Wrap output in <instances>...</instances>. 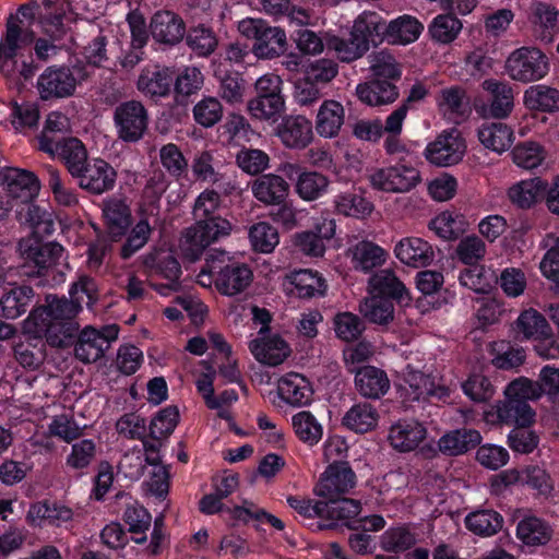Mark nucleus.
Masks as SVG:
<instances>
[{
  "mask_svg": "<svg viewBox=\"0 0 559 559\" xmlns=\"http://www.w3.org/2000/svg\"><path fill=\"white\" fill-rule=\"evenodd\" d=\"M238 32L253 40L251 52L259 60H273L284 56L288 41L286 33L263 19L246 17L238 22Z\"/></svg>",
  "mask_w": 559,
  "mask_h": 559,
  "instance_id": "1",
  "label": "nucleus"
},
{
  "mask_svg": "<svg viewBox=\"0 0 559 559\" xmlns=\"http://www.w3.org/2000/svg\"><path fill=\"white\" fill-rule=\"evenodd\" d=\"M226 254L221 252L218 257L210 254L206 259V269L199 274L202 278L207 272L214 276L216 289L226 296H235L243 292L252 282V272L248 265L243 263L233 262L224 266L219 265L225 261Z\"/></svg>",
  "mask_w": 559,
  "mask_h": 559,
  "instance_id": "2",
  "label": "nucleus"
},
{
  "mask_svg": "<svg viewBox=\"0 0 559 559\" xmlns=\"http://www.w3.org/2000/svg\"><path fill=\"white\" fill-rule=\"evenodd\" d=\"M231 228L230 222L223 217L213 218L207 223L195 221L193 226L183 231L180 250L188 260L194 262L212 242L228 236Z\"/></svg>",
  "mask_w": 559,
  "mask_h": 559,
  "instance_id": "3",
  "label": "nucleus"
},
{
  "mask_svg": "<svg viewBox=\"0 0 559 559\" xmlns=\"http://www.w3.org/2000/svg\"><path fill=\"white\" fill-rule=\"evenodd\" d=\"M506 72L514 81L531 83L544 79L549 72L547 56L535 47H521L510 53Z\"/></svg>",
  "mask_w": 559,
  "mask_h": 559,
  "instance_id": "4",
  "label": "nucleus"
},
{
  "mask_svg": "<svg viewBox=\"0 0 559 559\" xmlns=\"http://www.w3.org/2000/svg\"><path fill=\"white\" fill-rule=\"evenodd\" d=\"M150 116L145 106L135 99L120 103L114 110V123L119 140L135 143L148 129Z\"/></svg>",
  "mask_w": 559,
  "mask_h": 559,
  "instance_id": "5",
  "label": "nucleus"
},
{
  "mask_svg": "<svg viewBox=\"0 0 559 559\" xmlns=\"http://www.w3.org/2000/svg\"><path fill=\"white\" fill-rule=\"evenodd\" d=\"M24 260L21 272L24 276H46L62 255L63 248L57 242L40 243L22 240L19 243Z\"/></svg>",
  "mask_w": 559,
  "mask_h": 559,
  "instance_id": "6",
  "label": "nucleus"
},
{
  "mask_svg": "<svg viewBox=\"0 0 559 559\" xmlns=\"http://www.w3.org/2000/svg\"><path fill=\"white\" fill-rule=\"evenodd\" d=\"M119 328L116 324L96 330L93 326H85L78 332L74 346L75 357L84 362H95L109 349L112 342L118 337Z\"/></svg>",
  "mask_w": 559,
  "mask_h": 559,
  "instance_id": "7",
  "label": "nucleus"
},
{
  "mask_svg": "<svg viewBox=\"0 0 559 559\" xmlns=\"http://www.w3.org/2000/svg\"><path fill=\"white\" fill-rule=\"evenodd\" d=\"M357 477L348 462L330 463L321 475L314 492L322 499L340 498L352 492Z\"/></svg>",
  "mask_w": 559,
  "mask_h": 559,
  "instance_id": "8",
  "label": "nucleus"
},
{
  "mask_svg": "<svg viewBox=\"0 0 559 559\" xmlns=\"http://www.w3.org/2000/svg\"><path fill=\"white\" fill-rule=\"evenodd\" d=\"M44 309H33L26 320L28 325L34 326V333L44 335L51 347L66 348L74 344L80 324L76 321H55L45 323L40 317Z\"/></svg>",
  "mask_w": 559,
  "mask_h": 559,
  "instance_id": "9",
  "label": "nucleus"
},
{
  "mask_svg": "<svg viewBox=\"0 0 559 559\" xmlns=\"http://www.w3.org/2000/svg\"><path fill=\"white\" fill-rule=\"evenodd\" d=\"M79 83L69 67H48L37 80V91L43 100L70 97Z\"/></svg>",
  "mask_w": 559,
  "mask_h": 559,
  "instance_id": "10",
  "label": "nucleus"
},
{
  "mask_svg": "<svg viewBox=\"0 0 559 559\" xmlns=\"http://www.w3.org/2000/svg\"><path fill=\"white\" fill-rule=\"evenodd\" d=\"M371 186L385 192L403 193L420 181L419 171L406 165L380 168L369 175Z\"/></svg>",
  "mask_w": 559,
  "mask_h": 559,
  "instance_id": "11",
  "label": "nucleus"
},
{
  "mask_svg": "<svg viewBox=\"0 0 559 559\" xmlns=\"http://www.w3.org/2000/svg\"><path fill=\"white\" fill-rule=\"evenodd\" d=\"M78 186L91 194L99 195L114 189L117 173L106 160L95 158L73 177Z\"/></svg>",
  "mask_w": 559,
  "mask_h": 559,
  "instance_id": "12",
  "label": "nucleus"
},
{
  "mask_svg": "<svg viewBox=\"0 0 559 559\" xmlns=\"http://www.w3.org/2000/svg\"><path fill=\"white\" fill-rule=\"evenodd\" d=\"M465 153V143L456 129L442 132L425 151L426 158L433 165L448 167L457 164Z\"/></svg>",
  "mask_w": 559,
  "mask_h": 559,
  "instance_id": "13",
  "label": "nucleus"
},
{
  "mask_svg": "<svg viewBox=\"0 0 559 559\" xmlns=\"http://www.w3.org/2000/svg\"><path fill=\"white\" fill-rule=\"evenodd\" d=\"M359 500L341 496L340 498L322 499L321 519L326 523H319L320 530H332L337 526H352V521L360 513Z\"/></svg>",
  "mask_w": 559,
  "mask_h": 559,
  "instance_id": "14",
  "label": "nucleus"
},
{
  "mask_svg": "<svg viewBox=\"0 0 559 559\" xmlns=\"http://www.w3.org/2000/svg\"><path fill=\"white\" fill-rule=\"evenodd\" d=\"M0 187L8 198L28 203L37 194L39 182L31 171L8 167L0 171Z\"/></svg>",
  "mask_w": 559,
  "mask_h": 559,
  "instance_id": "15",
  "label": "nucleus"
},
{
  "mask_svg": "<svg viewBox=\"0 0 559 559\" xmlns=\"http://www.w3.org/2000/svg\"><path fill=\"white\" fill-rule=\"evenodd\" d=\"M150 32L155 41L173 47L186 36L183 19L169 10H160L153 14L150 22Z\"/></svg>",
  "mask_w": 559,
  "mask_h": 559,
  "instance_id": "16",
  "label": "nucleus"
},
{
  "mask_svg": "<svg viewBox=\"0 0 559 559\" xmlns=\"http://www.w3.org/2000/svg\"><path fill=\"white\" fill-rule=\"evenodd\" d=\"M102 211L107 234L112 240H120L132 224L131 206L127 199L117 195L107 198L103 201Z\"/></svg>",
  "mask_w": 559,
  "mask_h": 559,
  "instance_id": "17",
  "label": "nucleus"
},
{
  "mask_svg": "<svg viewBox=\"0 0 559 559\" xmlns=\"http://www.w3.org/2000/svg\"><path fill=\"white\" fill-rule=\"evenodd\" d=\"M355 374V388L365 399L379 400L390 390L391 382L384 370L374 366L349 368Z\"/></svg>",
  "mask_w": 559,
  "mask_h": 559,
  "instance_id": "18",
  "label": "nucleus"
},
{
  "mask_svg": "<svg viewBox=\"0 0 559 559\" xmlns=\"http://www.w3.org/2000/svg\"><path fill=\"white\" fill-rule=\"evenodd\" d=\"M254 358L267 366H278L290 355V347L278 334L258 336L249 343Z\"/></svg>",
  "mask_w": 559,
  "mask_h": 559,
  "instance_id": "19",
  "label": "nucleus"
},
{
  "mask_svg": "<svg viewBox=\"0 0 559 559\" xmlns=\"http://www.w3.org/2000/svg\"><path fill=\"white\" fill-rule=\"evenodd\" d=\"M74 39L82 46L90 63L102 66L106 57V36L102 27L93 22H86L76 26Z\"/></svg>",
  "mask_w": 559,
  "mask_h": 559,
  "instance_id": "20",
  "label": "nucleus"
},
{
  "mask_svg": "<svg viewBox=\"0 0 559 559\" xmlns=\"http://www.w3.org/2000/svg\"><path fill=\"white\" fill-rule=\"evenodd\" d=\"M28 43L26 32L12 19L7 22L5 35L0 40V71L5 78H11L16 61L17 51Z\"/></svg>",
  "mask_w": 559,
  "mask_h": 559,
  "instance_id": "21",
  "label": "nucleus"
},
{
  "mask_svg": "<svg viewBox=\"0 0 559 559\" xmlns=\"http://www.w3.org/2000/svg\"><path fill=\"white\" fill-rule=\"evenodd\" d=\"M250 187L253 197L266 206L283 203L289 194L288 182L275 174L258 176Z\"/></svg>",
  "mask_w": 559,
  "mask_h": 559,
  "instance_id": "22",
  "label": "nucleus"
},
{
  "mask_svg": "<svg viewBox=\"0 0 559 559\" xmlns=\"http://www.w3.org/2000/svg\"><path fill=\"white\" fill-rule=\"evenodd\" d=\"M394 252L402 263L413 267L427 266L435 258L432 247L417 237L401 239L395 246Z\"/></svg>",
  "mask_w": 559,
  "mask_h": 559,
  "instance_id": "23",
  "label": "nucleus"
},
{
  "mask_svg": "<svg viewBox=\"0 0 559 559\" xmlns=\"http://www.w3.org/2000/svg\"><path fill=\"white\" fill-rule=\"evenodd\" d=\"M277 134L286 147L304 148L312 140V124L302 116L287 117L278 126Z\"/></svg>",
  "mask_w": 559,
  "mask_h": 559,
  "instance_id": "24",
  "label": "nucleus"
},
{
  "mask_svg": "<svg viewBox=\"0 0 559 559\" xmlns=\"http://www.w3.org/2000/svg\"><path fill=\"white\" fill-rule=\"evenodd\" d=\"M280 397L292 406L307 405L312 397V388L309 381L296 372L287 373L277 383Z\"/></svg>",
  "mask_w": 559,
  "mask_h": 559,
  "instance_id": "25",
  "label": "nucleus"
},
{
  "mask_svg": "<svg viewBox=\"0 0 559 559\" xmlns=\"http://www.w3.org/2000/svg\"><path fill=\"white\" fill-rule=\"evenodd\" d=\"M356 95L368 106H382L395 102L399 97V90L390 81L374 79L358 84Z\"/></svg>",
  "mask_w": 559,
  "mask_h": 559,
  "instance_id": "26",
  "label": "nucleus"
},
{
  "mask_svg": "<svg viewBox=\"0 0 559 559\" xmlns=\"http://www.w3.org/2000/svg\"><path fill=\"white\" fill-rule=\"evenodd\" d=\"M495 408L497 418L502 424L528 427L534 423L535 412L525 401L506 396Z\"/></svg>",
  "mask_w": 559,
  "mask_h": 559,
  "instance_id": "27",
  "label": "nucleus"
},
{
  "mask_svg": "<svg viewBox=\"0 0 559 559\" xmlns=\"http://www.w3.org/2000/svg\"><path fill=\"white\" fill-rule=\"evenodd\" d=\"M45 301V305L38 306L35 309H44L45 313L40 319L45 323H51L55 321H76L75 318L82 309L81 302L83 299L75 297V300L72 298L69 300L66 297L59 298L56 295H47Z\"/></svg>",
  "mask_w": 559,
  "mask_h": 559,
  "instance_id": "28",
  "label": "nucleus"
},
{
  "mask_svg": "<svg viewBox=\"0 0 559 559\" xmlns=\"http://www.w3.org/2000/svg\"><path fill=\"white\" fill-rule=\"evenodd\" d=\"M380 414L368 402L354 404L343 416L342 424L356 433H367L377 428Z\"/></svg>",
  "mask_w": 559,
  "mask_h": 559,
  "instance_id": "29",
  "label": "nucleus"
},
{
  "mask_svg": "<svg viewBox=\"0 0 559 559\" xmlns=\"http://www.w3.org/2000/svg\"><path fill=\"white\" fill-rule=\"evenodd\" d=\"M513 331L521 340H540L551 336V329L545 317L534 309L524 310L514 322Z\"/></svg>",
  "mask_w": 559,
  "mask_h": 559,
  "instance_id": "30",
  "label": "nucleus"
},
{
  "mask_svg": "<svg viewBox=\"0 0 559 559\" xmlns=\"http://www.w3.org/2000/svg\"><path fill=\"white\" fill-rule=\"evenodd\" d=\"M34 297L35 292L31 286L12 287L0 298V314L5 319H17L27 311Z\"/></svg>",
  "mask_w": 559,
  "mask_h": 559,
  "instance_id": "31",
  "label": "nucleus"
},
{
  "mask_svg": "<svg viewBox=\"0 0 559 559\" xmlns=\"http://www.w3.org/2000/svg\"><path fill=\"white\" fill-rule=\"evenodd\" d=\"M481 85L490 94V115L498 119L508 117L514 106L513 91L509 83L488 79Z\"/></svg>",
  "mask_w": 559,
  "mask_h": 559,
  "instance_id": "32",
  "label": "nucleus"
},
{
  "mask_svg": "<svg viewBox=\"0 0 559 559\" xmlns=\"http://www.w3.org/2000/svg\"><path fill=\"white\" fill-rule=\"evenodd\" d=\"M345 110L341 103L324 100L318 111L316 120L317 132L324 138H334L344 124Z\"/></svg>",
  "mask_w": 559,
  "mask_h": 559,
  "instance_id": "33",
  "label": "nucleus"
},
{
  "mask_svg": "<svg viewBox=\"0 0 559 559\" xmlns=\"http://www.w3.org/2000/svg\"><path fill=\"white\" fill-rule=\"evenodd\" d=\"M426 438V428L417 421H402L392 426L389 440L394 449L408 452Z\"/></svg>",
  "mask_w": 559,
  "mask_h": 559,
  "instance_id": "34",
  "label": "nucleus"
},
{
  "mask_svg": "<svg viewBox=\"0 0 559 559\" xmlns=\"http://www.w3.org/2000/svg\"><path fill=\"white\" fill-rule=\"evenodd\" d=\"M532 22L539 40L549 44L559 31V10L548 3L538 2L533 9Z\"/></svg>",
  "mask_w": 559,
  "mask_h": 559,
  "instance_id": "35",
  "label": "nucleus"
},
{
  "mask_svg": "<svg viewBox=\"0 0 559 559\" xmlns=\"http://www.w3.org/2000/svg\"><path fill=\"white\" fill-rule=\"evenodd\" d=\"M173 84V72L168 68L154 66L142 71L138 88L150 96H166Z\"/></svg>",
  "mask_w": 559,
  "mask_h": 559,
  "instance_id": "36",
  "label": "nucleus"
},
{
  "mask_svg": "<svg viewBox=\"0 0 559 559\" xmlns=\"http://www.w3.org/2000/svg\"><path fill=\"white\" fill-rule=\"evenodd\" d=\"M55 155L63 162L72 177L79 174L88 163L87 151L76 138L62 139L60 143L55 145Z\"/></svg>",
  "mask_w": 559,
  "mask_h": 559,
  "instance_id": "37",
  "label": "nucleus"
},
{
  "mask_svg": "<svg viewBox=\"0 0 559 559\" xmlns=\"http://www.w3.org/2000/svg\"><path fill=\"white\" fill-rule=\"evenodd\" d=\"M355 270L369 272L385 262L386 252L372 241L362 240L349 249Z\"/></svg>",
  "mask_w": 559,
  "mask_h": 559,
  "instance_id": "38",
  "label": "nucleus"
},
{
  "mask_svg": "<svg viewBox=\"0 0 559 559\" xmlns=\"http://www.w3.org/2000/svg\"><path fill=\"white\" fill-rule=\"evenodd\" d=\"M481 441V436L474 429L453 430L440 438L438 445L442 453L459 455L474 449Z\"/></svg>",
  "mask_w": 559,
  "mask_h": 559,
  "instance_id": "39",
  "label": "nucleus"
},
{
  "mask_svg": "<svg viewBox=\"0 0 559 559\" xmlns=\"http://www.w3.org/2000/svg\"><path fill=\"white\" fill-rule=\"evenodd\" d=\"M466 528L475 535L489 537L496 535L503 525V518L491 509L471 512L465 518Z\"/></svg>",
  "mask_w": 559,
  "mask_h": 559,
  "instance_id": "40",
  "label": "nucleus"
},
{
  "mask_svg": "<svg viewBox=\"0 0 559 559\" xmlns=\"http://www.w3.org/2000/svg\"><path fill=\"white\" fill-rule=\"evenodd\" d=\"M551 527L544 520L528 515L523 518L516 526L518 537L527 546H542L551 538Z\"/></svg>",
  "mask_w": 559,
  "mask_h": 559,
  "instance_id": "41",
  "label": "nucleus"
},
{
  "mask_svg": "<svg viewBox=\"0 0 559 559\" xmlns=\"http://www.w3.org/2000/svg\"><path fill=\"white\" fill-rule=\"evenodd\" d=\"M524 104L531 110L557 111L559 110V91L544 84L532 85L524 93Z\"/></svg>",
  "mask_w": 559,
  "mask_h": 559,
  "instance_id": "42",
  "label": "nucleus"
},
{
  "mask_svg": "<svg viewBox=\"0 0 559 559\" xmlns=\"http://www.w3.org/2000/svg\"><path fill=\"white\" fill-rule=\"evenodd\" d=\"M369 285L380 296L403 301L411 297L405 285L395 276L392 270L385 269L377 272L369 278Z\"/></svg>",
  "mask_w": 559,
  "mask_h": 559,
  "instance_id": "43",
  "label": "nucleus"
},
{
  "mask_svg": "<svg viewBox=\"0 0 559 559\" xmlns=\"http://www.w3.org/2000/svg\"><path fill=\"white\" fill-rule=\"evenodd\" d=\"M478 139L485 147L502 153L511 146L513 132L502 122L486 123L478 130Z\"/></svg>",
  "mask_w": 559,
  "mask_h": 559,
  "instance_id": "44",
  "label": "nucleus"
},
{
  "mask_svg": "<svg viewBox=\"0 0 559 559\" xmlns=\"http://www.w3.org/2000/svg\"><path fill=\"white\" fill-rule=\"evenodd\" d=\"M69 130L68 118L61 112L53 111L48 115L45 128L39 138V148L55 155V145L62 141V134Z\"/></svg>",
  "mask_w": 559,
  "mask_h": 559,
  "instance_id": "45",
  "label": "nucleus"
},
{
  "mask_svg": "<svg viewBox=\"0 0 559 559\" xmlns=\"http://www.w3.org/2000/svg\"><path fill=\"white\" fill-rule=\"evenodd\" d=\"M360 313L376 324H388L394 319V305L385 296L373 295L359 305Z\"/></svg>",
  "mask_w": 559,
  "mask_h": 559,
  "instance_id": "46",
  "label": "nucleus"
},
{
  "mask_svg": "<svg viewBox=\"0 0 559 559\" xmlns=\"http://www.w3.org/2000/svg\"><path fill=\"white\" fill-rule=\"evenodd\" d=\"M424 26L414 16L403 15L392 21L385 28V35L393 44H409L415 41Z\"/></svg>",
  "mask_w": 559,
  "mask_h": 559,
  "instance_id": "47",
  "label": "nucleus"
},
{
  "mask_svg": "<svg viewBox=\"0 0 559 559\" xmlns=\"http://www.w3.org/2000/svg\"><path fill=\"white\" fill-rule=\"evenodd\" d=\"M292 425L295 435L305 444L312 447L322 439L323 427L317 417L308 411L295 414L292 418Z\"/></svg>",
  "mask_w": 559,
  "mask_h": 559,
  "instance_id": "48",
  "label": "nucleus"
},
{
  "mask_svg": "<svg viewBox=\"0 0 559 559\" xmlns=\"http://www.w3.org/2000/svg\"><path fill=\"white\" fill-rule=\"evenodd\" d=\"M329 185L326 176L317 171H302L296 180L295 190L302 200L314 201L326 191Z\"/></svg>",
  "mask_w": 559,
  "mask_h": 559,
  "instance_id": "49",
  "label": "nucleus"
},
{
  "mask_svg": "<svg viewBox=\"0 0 559 559\" xmlns=\"http://www.w3.org/2000/svg\"><path fill=\"white\" fill-rule=\"evenodd\" d=\"M546 189L547 183L540 178L523 180L509 189V198L518 206L528 209Z\"/></svg>",
  "mask_w": 559,
  "mask_h": 559,
  "instance_id": "50",
  "label": "nucleus"
},
{
  "mask_svg": "<svg viewBox=\"0 0 559 559\" xmlns=\"http://www.w3.org/2000/svg\"><path fill=\"white\" fill-rule=\"evenodd\" d=\"M219 81V95L230 105L242 104L246 93V81L238 72H215Z\"/></svg>",
  "mask_w": 559,
  "mask_h": 559,
  "instance_id": "51",
  "label": "nucleus"
},
{
  "mask_svg": "<svg viewBox=\"0 0 559 559\" xmlns=\"http://www.w3.org/2000/svg\"><path fill=\"white\" fill-rule=\"evenodd\" d=\"M186 43L199 57H209L217 48L218 39L210 27L198 25L189 29Z\"/></svg>",
  "mask_w": 559,
  "mask_h": 559,
  "instance_id": "52",
  "label": "nucleus"
},
{
  "mask_svg": "<svg viewBox=\"0 0 559 559\" xmlns=\"http://www.w3.org/2000/svg\"><path fill=\"white\" fill-rule=\"evenodd\" d=\"M367 59L369 70L374 78H384L386 81L401 78V66L388 50L373 51Z\"/></svg>",
  "mask_w": 559,
  "mask_h": 559,
  "instance_id": "53",
  "label": "nucleus"
},
{
  "mask_svg": "<svg viewBox=\"0 0 559 559\" xmlns=\"http://www.w3.org/2000/svg\"><path fill=\"white\" fill-rule=\"evenodd\" d=\"M297 294L301 298H311L322 296L326 290L325 281L311 270H299L294 272L292 276Z\"/></svg>",
  "mask_w": 559,
  "mask_h": 559,
  "instance_id": "54",
  "label": "nucleus"
},
{
  "mask_svg": "<svg viewBox=\"0 0 559 559\" xmlns=\"http://www.w3.org/2000/svg\"><path fill=\"white\" fill-rule=\"evenodd\" d=\"M72 516L73 512L70 508L56 503L50 504L48 501H39L32 504L27 512V518L32 522L46 520L51 524L68 522Z\"/></svg>",
  "mask_w": 559,
  "mask_h": 559,
  "instance_id": "55",
  "label": "nucleus"
},
{
  "mask_svg": "<svg viewBox=\"0 0 559 559\" xmlns=\"http://www.w3.org/2000/svg\"><path fill=\"white\" fill-rule=\"evenodd\" d=\"M416 544V535L408 526L386 530L380 538L381 548L389 552H403Z\"/></svg>",
  "mask_w": 559,
  "mask_h": 559,
  "instance_id": "56",
  "label": "nucleus"
},
{
  "mask_svg": "<svg viewBox=\"0 0 559 559\" xmlns=\"http://www.w3.org/2000/svg\"><path fill=\"white\" fill-rule=\"evenodd\" d=\"M439 106L451 119L465 116L468 111V99L465 91L460 86L444 88L440 93Z\"/></svg>",
  "mask_w": 559,
  "mask_h": 559,
  "instance_id": "57",
  "label": "nucleus"
},
{
  "mask_svg": "<svg viewBox=\"0 0 559 559\" xmlns=\"http://www.w3.org/2000/svg\"><path fill=\"white\" fill-rule=\"evenodd\" d=\"M284 108L283 97L257 96L247 104L252 118L265 121H276Z\"/></svg>",
  "mask_w": 559,
  "mask_h": 559,
  "instance_id": "58",
  "label": "nucleus"
},
{
  "mask_svg": "<svg viewBox=\"0 0 559 559\" xmlns=\"http://www.w3.org/2000/svg\"><path fill=\"white\" fill-rule=\"evenodd\" d=\"M514 479L547 497L554 489L550 476L539 466H527L521 472H512Z\"/></svg>",
  "mask_w": 559,
  "mask_h": 559,
  "instance_id": "59",
  "label": "nucleus"
},
{
  "mask_svg": "<svg viewBox=\"0 0 559 559\" xmlns=\"http://www.w3.org/2000/svg\"><path fill=\"white\" fill-rule=\"evenodd\" d=\"M461 29V21L451 13L436 16L429 26L431 37L442 44L453 41Z\"/></svg>",
  "mask_w": 559,
  "mask_h": 559,
  "instance_id": "60",
  "label": "nucleus"
},
{
  "mask_svg": "<svg viewBox=\"0 0 559 559\" xmlns=\"http://www.w3.org/2000/svg\"><path fill=\"white\" fill-rule=\"evenodd\" d=\"M353 27L357 33L376 45L385 35L386 24L382 16L376 12H364L354 22Z\"/></svg>",
  "mask_w": 559,
  "mask_h": 559,
  "instance_id": "61",
  "label": "nucleus"
},
{
  "mask_svg": "<svg viewBox=\"0 0 559 559\" xmlns=\"http://www.w3.org/2000/svg\"><path fill=\"white\" fill-rule=\"evenodd\" d=\"M250 242L255 251L270 253L278 245V231L266 222L254 224L249 231Z\"/></svg>",
  "mask_w": 559,
  "mask_h": 559,
  "instance_id": "62",
  "label": "nucleus"
},
{
  "mask_svg": "<svg viewBox=\"0 0 559 559\" xmlns=\"http://www.w3.org/2000/svg\"><path fill=\"white\" fill-rule=\"evenodd\" d=\"M335 207L340 214L353 217H365L372 212V204L356 193H343L335 200Z\"/></svg>",
  "mask_w": 559,
  "mask_h": 559,
  "instance_id": "63",
  "label": "nucleus"
},
{
  "mask_svg": "<svg viewBox=\"0 0 559 559\" xmlns=\"http://www.w3.org/2000/svg\"><path fill=\"white\" fill-rule=\"evenodd\" d=\"M513 162L525 169H533L542 164L545 152L537 142H524L518 144L512 151Z\"/></svg>",
  "mask_w": 559,
  "mask_h": 559,
  "instance_id": "64",
  "label": "nucleus"
}]
</instances>
